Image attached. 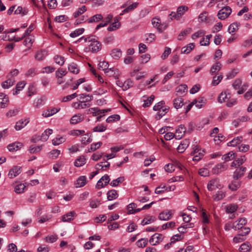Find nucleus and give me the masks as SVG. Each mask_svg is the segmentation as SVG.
<instances>
[{"label": "nucleus", "mask_w": 252, "mask_h": 252, "mask_svg": "<svg viewBox=\"0 0 252 252\" xmlns=\"http://www.w3.org/2000/svg\"><path fill=\"white\" fill-rule=\"evenodd\" d=\"M101 49V44L96 39L94 36L92 41L90 42L88 47L86 48L85 51H90L92 53H97Z\"/></svg>", "instance_id": "f257e3e1"}, {"label": "nucleus", "mask_w": 252, "mask_h": 252, "mask_svg": "<svg viewBox=\"0 0 252 252\" xmlns=\"http://www.w3.org/2000/svg\"><path fill=\"white\" fill-rule=\"evenodd\" d=\"M207 189L210 191L216 189H221L223 188V185L218 178H214L210 180L207 184Z\"/></svg>", "instance_id": "f03ea898"}, {"label": "nucleus", "mask_w": 252, "mask_h": 252, "mask_svg": "<svg viewBox=\"0 0 252 252\" xmlns=\"http://www.w3.org/2000/svg\"><path fill=\"white\" fill-rule=\"evenodd\" d=\"M232 12L229 6H224L220 9L218 13V18L220 20H224L227 18Z\"/></svg>", "instance_id": "7ed1b4c3"}, {"label": "nucleus", "mask_w": 252, "mask_h": 252, "mask_svg": "<svg viewBox=\"0 0 252 252\" xmlns=\"http://www.w3.org/2000/svg\"><path fill=\"white\" fill-rule=\"evenodd\" d=\"M204 151L199 148V147L196 145L193 148V151L191 154L193 156V161H199L204 156Z\"/></svg>", "instance_id": "20e7f679"}, {"label": "nucleus", "mask_w": 252, "mask_h": 252, "mask_svg": "<svg viewBox=\"0 0 252 252\" xmlns=\"http://www.w3.org/2000/svg\"><path fill=\"white\" fill-rule=\"evenodd\" d=\"M174 212L173 210H164L159 213L158 219L161 220H168L171 219Z\"/></svg>", "instance_id": "39448f33"}, {"label": "nucleus", "mask_w": 252, "mask_h": 252, "mask_svg": "<svg viewBox=\"0 0 252 252\" xmlns=\"http://www.w3.org/2000/svg\"><path fill=\"white\" fill-rule=\"evenodd\" d=\"M164 236L160 233L154 234L150 239L149 242L153 246H155L162 241Z\"/></svg>", "instance_id": "423d86ee"}, {"label": "nucleus", "mask_w": 252, "mask_h": 252, "mask_svg": "<svg viewBox=\"0 0 252 252\" xmlns=\"http://www.w3.org/2000/svg\"><path fill=\"white\" fill-rule=\"evenodd\" d=\"M110 181V178L108 175H104L97 182L96 187L98 189H101L106 186Z\"/></svg>", "instance_id": "0eeeda50"}, {"label": "nucleus", "mask_w": 252, "mask_h": 252, "mask_svg": "<svg viewBox=\"0 0 252 252\" xmlns=\"http://www.w3.org/2000/svg\"><path fill=\"white\" fill-rule=\"evenodd\" d=\"M21 172V167L20 166H14L9 170L8 176L9 178L13 179L19 175Z\"/></svg>", "instance_id": "6e6552de"}, {"label": "nucleus", "mask_w": 252, "mask_h": 252, "mask_svg": "<svg viewBox=\"0 0 252 252\" xmlns=\"http://www.w3.org/2000/svg\"><path fill=\"white\" fill-rule=\"evenodd\" d=\"M236 168L235 171L233 173V177L234 179L238 180L244 175L246 171V168L244 166H241Z\"/></svg>", "instance_id": "1a4fd4ad"}, {"label": "nucleus", "mask_w": 252, "mask_h": 252, "mask_svg": "<svg viewBox=\"0 0 252 252\" xmlns=\"http://www.w3.org/2000/svg\"><path fill=\"white\" fill-rule=\"evenodd\" d=\"M29 122L30 119L29 118L22 119L16 122L15 128L16 130H20L26 126Z\"/></svg>", "instance_id": "9d476101"}, {"label": "nucleus", "mask_w": 252, "mask_h": 252, "mask_svg": "<svg viewBox=\"0 0 252 252\" xmlns=\"http://www.w3.org/2000/svg\"><path fill=\"white\" fill-rule=\"evenodd\" d=\"M23 144L20 142H15L9 144L7 146V148L10 152H16L23 147Z\"/></svg>", "instance_id": "9b49d317"}, {"label": "nucleus", "mask_w": 252, "mask_h": 252, "mask_svg": "<svg viewBox=\"0 0 252 252\" xmlns=\"http://www.w3.org/2000/svg\"><path fill=\"white\" fill-rule=\"evenodd\" d=\"M231 97L230 93L227 91L222 92L218 98V100L220 103H223L227 101Z\"/></svg>", "instance_id": "f8f14e48"}, {"label": "nucleus", "mask_w": 252, "mask_h": 252, "mask_svg": "<svg viewBox=\"0 0 252 252\" xmlns=\"http://www.w3.org/2000/svg\"><path fill=\"white\" fill-rule=\"evenodd\" d=\"M90 105L89 103L86 102V101L84 100L73 102L72 104V106L76 109H85L89 107Z\"/></svg>", "instance_id": "ddd939ff"}, {"label": "nucleus", "mask_w": 252, "mask_h": 252, "mask_svg": "<svg viewBox=\"0 0 252 252\" xmlns=\"http://www.w3.org/2000/svg\"><path fill=\"white\" fill-rule=\"evenodd\" d=\"M105 73L108 76L114 77L116 79H118L120 75L118 69L114 67L108 68L107 70L105 71Z\"/></svg>", "instance_id": "4468645a"}, {"label": "nucleus", "mask_w": 252, "mask_h": 252, "mask_svg": "<svg viewBox=\"0 0 252 252\" xmlns=\"http://www.w3.org/2000/svg\"><path fill=\"white\" fill-rule=\"evenodd\" d=\"M186 131V127L184 125H181L176 129L175 132V138L180 139L184 135Z\"/></svg>", "instance_id": "2eb2a0df"}, {"label": "nucleus", "mask_w": 252, "mask_h": 252, "mask_svg": "<svg viewBox=\"0 0 252 252\" xmlns=\"http://www.w3.org/2000/svg\"><path fill=\"white\" fill-rule=\"evenodd\" d=\"M9 102L8 97L3 93H0V107L4 108L7 107Z\"/></svg>", "instance_id": "dca6fc26"}, {"label": "nucleus", "mask_w": 252, "mask_h": 252, "mask_svg": "<svg viewBox=\"0 0 252 252\" xmlns=\"http://www.w3.org/2000/svg\"><path fill=\"white\" fill-rule=\"evenodd\" d=\"M60 110V108H53L51 109H47L44 111L42 113V115L45 117L47 118L50 116H53V115L56 114Z\"/></svg>", "instance_id": "f3484780"}, {"label": "nucleus", "mask_w": 252, "mask_h": 252, "mask_svg": "<svg viewBox=\"0 0 252 252\" xmlns=\"http://www.w3.org/2000/svg\"><path fill=\"white\" fill-rule=\"evenodd\" d=\"M227 169V167L224 164L221 163L217 164L212 170V173L214 174H218Z\"/></svg>", "instance_id": "a211bd4d"}, {"label": "nucleus", "mask_w": 252, "mask_h": 252, "mask_svg": "<svg viewBox=\"0 0 252 252\" xmlns=\"http://www.w3.org/2000/svg\"><path fill=\"white\" fill-rule=\"evenodd\" d=\"M84 117L82 114H78L73 116L70 120V123L71 125H76L84 120Z\"/></svg>", "instance_id": "6ab92c4d"}, {"label": "nucleus", "mask_w": 252, "mask_h": 252, "mask_svg": "<svg viewBox=\"0 0 252 252\" xmlns=\"http://www.w3.org/2000/svg\"><path fill=\"white\" fill-rule=\"evenodd\" d=\"M234 230H238L243 228L247 224V220L245 218H240L238 220L235 221Z\"/></svg>", "instance_id": "aec40b11"}, {"label": "nucleus", "mask_w": 252, "mask_h": 252, "mask_svg": "<svg viewBox=\"0 0 252 252\" xmlns=\"http://www.w3.org/2000/svg\"><path fill=\"white\" fill-rule=\"evenodd\" d=\"M121 26V23L119 22V18L116 17L114 19V22L111 24L107 28V30L109 32L118 30Z\"/></svg>", "instance_id": "412c9836"}, {"label": "nucleus", "mask_w": 252, "mask_h": 252, "mask_svg": "<svg viewBox=\"0 0 252 252\" xmlns=\"http://www.w3.org/2000/svg\"><path fill=\"white\" fill-rule=\"evenodd\" d=\"M75 215L76 213L74 211H70L63 216L62 217V220L64 222H70L73 220V217Z\"/></svg>", "instance_id": "4be33fe9"}, {"label": "nucleus", "mask_w": 252, "mask_h": 252, "mask_svg": "<svg viewBox=\"0 0 252 252\" xmlns=\"http://www.w3.org/2000/svg\"><path fill=\"white\" fill-rule=\"evenodd\" d=\"M143 98H146L144 99L143 101L144 103L142 105V106L144 108H146L148 107H149L153 102L155 96L154 95H151L150 97H147L146 95H144L143 96Z\"/></svg>", "instance_id": "5701e85b"}, {"label": "nucleus", "mask_w": 252, "mask_h": 252, "mask_svg": "<svg viewBox=\"0 0 252 252\" xmlns=\"http://www.w3.org/2000/svg\"><path fill=\"white\" fill-rule=\"evenodd\" d=\"M189 144V141L188 139H185L182 141L180 144L177 148V151L179 153H183L188 148Z\"/></svg>", "instance_id": "b1692460"}, {"label": "nucleus", "mask_w": 252, "mask_h": 252, "mask_svg": "<svg viewBox=\"0 0 252 252\" xmlns=\"http://www.w3.org/2000/svg\"><path fill=\"white\" fill-rule=\"evenodd\" d=\"M136 204L134 203H131L127 206V212L129 214H133L141 211L140 208L136 209Z\"/></svg>", "instance_id": "393cba45"}, {"label": "nucleus", "mask_w": 252, "mask_h": 252, "mask_svg": "<svg viewBox=\"0 0 252 252\" xmlns=\"http://www.w3.org/2000/svg\"><path fill=\"white\" fill-rule=\"evenodd\" d=\"M187 90L188 87L185 84H181L176 88V92L179 95H184Z\"/></svg>", "instance_id": "a878e982"}, {"label": "nucleus", "mask_w": 252, "mask_h": 252, "mask_svg": "<svg viewBox=\"0 0 252 252\" xmlns=\"http://www.w3.org/2000/svg\"><path fill=\"white\" fill-rule=\"evenodd\" d=\"M225 208L226 213L231 214L237 210L238 206L236 204L232 203L226 206Z\"/></svg>", "instance_id": "bb28decb"}, {"label": "nucleus", "mask_w": 252, "mask_h": 252, "mask_svg": "<svg viewBox=\"0 0 252 252\" xmlns=\"http://www.w3.org/2000/svg\"><path fill=\"white\" fill-rule=\"evenodd\" d=\"M86 177L81 176L76 180L75 185L76 188H81L84 186L86 184Z\"/></svg>", "instance_id": "cd10ccee"}, {"label": "nucleus", "mask_w": 252, "mask_h": 252, "mask_svg": "<svg viewBox=\"0 0 252 252\" xmlns=\"http://www.w3.org/2000/svg\"><path fill=\"white\" fill-rule=\"evenodd\" d=\"M246 158L245 156L241 157V158H238L237 160H234L231 163V166L234 167L235 168H237L239 167L241 165L245 162Z\"/></svg>", "instance_id": "c85d7f7f"}, {"label": "nucleus", "mask_w": 252, "mask_h": 252, "mask_svg": "<svg viewBox=\"0 0 252 252\" xmlns=\"http://www.w3.org/2000/svg\"><path fill=\"white\" fill-rule=\"evenodd\" d=\"M86 162V159L84 156H82L78 157L75 161L74 164L76 167L83 166Z\"/></svg>", "instance_id": "c756f323"}, {"label": "nucleus", "mask_w": 252, "mask_h": 252, "mask_svg": "<svg viewBox=\"0 0 252 252\" xmlns=\"http://www.w3.org/2000/svg\"><path fill=\"white\" fill-rule=\"evenodd\" d=\"M195 45L193 43H189L182 48L181 53L188 54L194 48Z\"/></svg>", "instance_id": "7c9ffc66"}, {"label": "nucleus", "mask_w": 252, "mask_h": 252, "mask_svg": "<svg viewBox=\"0 0 252 252\" xmlns=\"http://www.w3.org/2000/svg\"><path fill=\"white\" fill-rule=\"evenodd\" d=\"M15 82L13 78H9L2 83V87L4 89H8L13 86Z\"/></svg>", "instance_id": "2f4dec72"}, {"label": "nucleus", "mask_w": 252, "mask_h": 252, "mask_svg": "<svg viewBox=\"0 0 252 252\" xmlns=\"http://www.w3.org/2000/svg\"><path fill=\"white\" fill-rule=\"evenodd\" d=\"M225 192L222 190H219L213 195V199L216 201H220L225 197Z\"/></svg>", "instance_id": "473e14b6"}, {"label": "nucleus", "mask_w": 252, "mask_h": 252, "mask_svg": "<svg viewBox=\"0 0 252 252\" xmlns=\"http://www.w3.org/2000/svg\"><path fill=\"white\" fill-rule=\"evenodd\" d=\"M107 199L108 200H113L116 199L118 197V193L117 190L115 189H111L109 190L107 193Z\"/></svg>", "instance_id": "72a5a7b5"}, {"label": "nucleus", "mask_w": 252, "mask_h": 252, "mask_svg": "<svg viewBox=\"0 0 252 252\" xmlns=\"http://www.w3.org/2000/svg\"><path fill=\"white\" fill-rule=\"evenodd\" d=\"M168 108L164 107L161 109L158 110V112L156 115L155 118L157 120L160 119L164 115H165L168 112Z\"/></svg>", "instance_id": "f704fd0d"}, {"label": "nucleus", "mask_w": 252, "mask_h": 252, "mask_svg": "<svg viewBox=\"0 0 252 252\" xmlns=\"http://www.w3.org/2000/svg\"><path fill=\"white\" fill-rule=\"evenodd\" d=\"M47 55V53L46 51L42 50L39 51L37 52L35 55V58L36 60L40 61L44 60Z\"/></svg>", "instance_id": "c9c22d12"}, {"label": "nucleus", "mask_w": 252, "mask_h": 252, "mask_svg": "<svg viewBox=\"0 0 252 252\" xmlns=\"http://www.w3.org/2000/svg\"><path fill=\"white\" fill-rule=\"evenodd\" d=\"M221 66H222V65L220 62L216 63L211 67V68L210 69V73L212 75H213L217 72L219 71L220 70Z\"/></svg>", "instance_id": "e433bc0d"}, {"label": "nucleus", "mask_w": 252, "mask_h": 252, "mask_svg": "<svg viewBox=\"0 0 252 252\" xmlns=\"http://www.w3.org/2000/svg\"><path fill=\"white\" fill-rule=\"evenodd\" d=\"M68 69L71 72L77 74L79 72V69L77 64L72 63L68 65Z\"/></svg>", "instance_id": "4c0bfd02"}, {"label": "nucleus", "mask_w": 252, "mask_h": 252, "mask_svg": "<svg viewBox=\"0 0 252 252\" xmlns=\"http://www.w3.org/2000/svg\"><path fill=\"white\" fill-rule=\"evenodd\" d=\"M184 105L183 99L181 97H177L173 100V105L176 109H179Z\"/></svg>", "instance_id": "58836bf2"}, {"label": "nucleus", "mask_w": 252, "mask_h": 252, "mask_svg": "<svg viewBox=\"0 0 252 252\" xmlns=\"http://www.w3.org/2000/svg\"><path fill=\"white\" fill-rule=\"evenodd\" d=\"M80 141L82 144L87 145L92 141V139L91 138V136H90L88 134L84 133L81 136Z\"/></svg>", "instance_id": "ea45409f"}, {"label": "nucleus", "mask_w": 252, "mask_h": 252, "mask_svg": "<svg viewBox=\"0 0 252 252\" xmlns=\"http://www.w3.org/2000/svg\"><path fill=\"white\" fill-rule=\"evenodd\" d=\"M53 133V130L50 128L46 129L41 135V141H47L49 136Z\"/></svg>", "instance_id": "a19ab883"}, {"label": "nucleus", "mask_w": 252, "mask_h": 252, "mask_svg": "<svg viewBox=\"0 0 252 252\" xmlns=\"http://www.w3.org/2000/svg\"><path fill=\"white\" fill-rule=\"evenodd\" d=\"M103 16L101 14H98L92 16L88 20V23H96L102 20Z\"/></svg>", "instance_id": "79ce46f5"}, {"label": "nucleus", "mask_w": 252, "mask_h": 252, "mask_svg": "<svg viewBox=\"0 0 252 252\" xmlns=\"http://www.w3.org/2000/svg\"><path fill=\"white\" fill-rule=\"evenodd\" d=\"M189 9V8L186 5H181L177 8V15H179L181 18L182 16H183L186 12H187Z\"/></svg>", "instance_id": "37998d69"}, {"label": "nucleus", "mask_w": 252, "mask_h": 252, "mask_svg": "<svg viewBox=\"0 0 252 252\" xmlns=\"http://www.w3.org/2000/svg\"><path fill=\"white\" fill-rule=\"evenodd\" d=\"M242 140V137H237L227 143L228 146H236L239 144Z\"/></svg>", "instance_id": "c03bdc74"}, {"label": "nucleus", "mask_w": 252, "mask_h": 252, "mask_svg": "<svg viewBox=\"0 0 252 252\" xmlns=\"http://www.w3.org/2000/svg\"><path fill=\"white\" fill-rule=\"evenodd\" d=\"M235 154L234 152H230L224 155L222 157V159L225 161H228L234 158L235 157Z\"/></svg>", "instance_id": "a18cd8bd"}, {"label": "nucleus", "mask_w": 252, "mask_h": 252, "mask_svg": "<svg viewBox=\"0 0 252 252\" xmlns=\"http://www.w3.org/2000/svg\"><path fill=\"white\" fill-rule=\"evenodd\" d=\"M195 102L194 105L198 108H201L205 103V100L203 98H198L193 100L192 102Z\"/></svg>", "instance_id": "49530a36"}, {"label": "nucleus", "mask_w": 252, "mask_h": 252, "mask_svg": "<svg viewBox=\"0 0 252 252\" xmlns=\"http://www.w3.org/2000/svg\"><path fill=\"white\" fill-rule=\"evenodd\" d=\"M239 24L237 23H234L231 24L228 27V32L231 33L233 34L236 31L238 30Z\"/></svg>", "instance_id": "de8ad7c7"}, {"label": "nucleus", "mask_w": 252, "mask_h": 252, "mask_svg": "<svg viewBox=\"0 0 252 252\" xmlns=\"http://www.w3.org/2000/svg\"><path fill=\"white\" fill-rule=\"evenodd\" d=\"M87 11V7L85 5L82 6L80 8H78V10L75 12L73 15L74 18H77L80 15L83 14Z\"/></svg>", "instance_id": "09e8293b"}, {"label": "nucleus", "mask_w": 252, "mask_h": 252, "mask_svg": "<svg viewBox=\"0 0 252 252\" xmlns=\"http://www.w3.org/2000/svg\"><path fill=\"white\" fill-rule=\"evenodd\" d=\"M223 78V75L220 74L218 76H215L213 78L212 81V85L215 86L218 85Z\"/></svg>", "instance_id": "8fccbe9b"}, {"label": "nucleus", "mask_w": 252, "mask_h": 252, "mask_svg": "<svg viewBox=\"0 0 252 252\" xmlns=\"http://www.w3.org/2000/svg\"><path fill=\"white\" fill-rule=\"evenodd\" d=\"M102 144L101 142L94 143L91 145L90 148L88 149V152L91 153L98 149Z\"/></svg>", "instance_id": "3c124183"}, {"label": "nucleus", "mask_w": 252, "mask_h": 252, "mask_svg": "<svg viewBox=\"0 0 252 252\" xmlns=\"http://www.w3.org/2000/svg\"><path fill=\"white\" fill-rule=\"evenodd\" d=\"M111 56L115 59L120 58L122 56V52L119 49H114L111 53Z\"/></svg>", "instance_id": "603ef678"}, {"label": "nucleus", "mask_w": 252, "mask_h": 252, "mask_svg": "<svg viewBox=\"0 0 252 252\" xmlns=\"http://www.w3.org/2000/svg\"><path fill=\"white\" fill-rule=\"evenodd\" d=\"M65 141V138L63 137H57L52 140V144L54 146L59 145Z\"/></svg>", "instance_id": "864d4df0"}, {"label": "nucleus", "mask_w": 252, "mask_h": 252, "mask_svg": "<svg viewBox=\"0 0 252 252\" xmlns=\"http://www.w3.org/2000/svg\"><path fill=\"white\" fill-rule=\"evenodd\" d=\"M193 227V223L186 224L181 226L178 228V231L180 233H184L186 232V229L188 228H192Z\"/></svg>", "instance_id": "5fc2aeb1"}, {"label": "nucleus", "mask_w": 252, "mask_h": 252, "mask_svg": "<svg viewBox=\"0 0 252 252\" xmlns=\"http://www.w3.org/2000/svg\"><path fill=\"white\" fill-rule=\"evenodd\" d=\"M42 148V146H33V145L31 146L29 148V151L31 154L37 153L39 152Z\"/></svg>", "instance_id": "6e6d98bb"}, {"label": "nucleus", "mask_w": 252, "mask_h": 252, "mask_svg": "<svg viewBox=\"0 0 252 252\" xmlns=\"http://www.w3.org/2000/svg\"><path fill=\"white\" fill-rule=\"evenodd\" d=\"M84 31L85 30L84 28H80L76 29L74 31L70 33V36L72 38L77 37L82 34L84 32Z\"/></svg>", "instance_id": "4d7b16f0"}, {"label": "nucleus", "mask_w": 252, "mask_h": 252, "mask_svg": "<svg viewBox=\"0 0 252 252\" xmlns=\"http://www.w3.org/2000/svg\"><path fill=\"white\" fill-rule=\"evenodd\" d=\"M212 34H209L203 38L200 41V44L201 46H208L210 44V39L212 37Z\"/></svg>", "instance_id": "13d9d810"}, {"label": "nucleus", "mask_w": 252, "mask_h": 252, "mask_svg": "<svg viewBox=\"0 0 252 252\" xmlns=\"http://www.w3.org/2000/svg\"><path fill=\"white\" fill-rule=\"evenodd\" d=\"M124 177H120L116 179L113 180L110 183V185L112 187H117L119 184L122 183L124 181Z\"/></svg>", "instance_id": "bf43d9fd"}, {"label": "nucleus", "mask_w": 252, "mask_h": 252, "mask_svg": "<svg viewBox=\"0 0 252 252\" xmlns=\"http://www.w3.org/2000/svg\"><path fill=\"white\" fill-rule=\"evenodd\" d=\"M107 128L106 126H104L103 124H101L94 126L93 130L94 132H104Z\"/></svg>", "instance_id": "052dcab7"}, {"label": "nucleus", "mask_w": 252, "mask_h": 252, "mask_svg": "<svg viewBox=\"0 0 252 252\" xmlns=\"http://www.w3.org/2000/svg\"><path fill=\"white\" fill-rule=\"evenodd\" d=\"M152 25L154 27H156L159 32H162V30L160 28V20L159 18H154L152 20Z\"/></svg>", "instance_id": "680f3d73"}, {"label": "nucleus", "mask_w": 252, "mask_h": 252, "mask_svg": "<svg viewBox=\"0 0 252 252\" xmlns=\"http://www.w3.org/2000/svg\"><path fill=\"white\" fill-rule=\"evenodd\" d=\"M54 59L55 63L61 66L63 65L64 63V58L61 56L56 55Z\"/></svg>", "instance_id": "e2e57ef3"}, {"label": "nucleus", "mask_w": 252, "mask_h": 252, "mask_svg": "<svg viewBox=\"0 0 252 252\" xmlns=\"http://www.w3.org/2000/svg\"><path fill=\"white\" fill-rule=\"evenodd\" d=\"M249 250L251 251L250 249V245L248 242L244 243L239 248V251L241 252H247Z\"/></svg>", "instance_id": "0e129e2a"}, {"label": "nucleus", "mask_w": 252, "mask_h": 252, "mask_svg": "<svg viewBox=\"0 0 252 252\" xmlns=\"http://www.w3.org/2000/svg\"><path fill=\"white\" fill-rule=\"evenodd\" d=\"M26 186L23 184H20L15 186L14 191L17 193H21L24 192Z\"/></svg>", "instance_id": "69168bd1"}, {"label": "nucleus", "mask_w": 252, "mask_h": 252, "mask_svg": "<svg viewBox=\"0 0 252 252\" xmlns=\"http://www.w3.org/2000/svg\"><path fill=\"white\" fill-rule=\"evenodd\" d=\"M34 42V38L30 37H27L25 38L23 42L24 45L28 47V49H30Z\"/></svg>", "instance_id": "338daca9"}, {"label": "nucleus", "mask_w": 252, "mask_h": 252, "mask_svg": "<svg viewBox=\"0 0 252 252\" xmlns=\"http://www.w3.org/2000/svg\"><path fill=\"white\" fill-rule=\"evenodd\" d=\"M240 187V183L238 181H234L232 182L229 186V189L232 190H236Z\"/></svg>", "instance_id": "774afa93"}]
</instances>
